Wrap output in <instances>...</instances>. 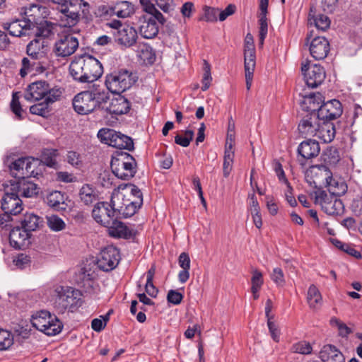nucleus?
<instances>
[{
  "instance_id": "32",
  "label": "nucleus",
  "mask_w": 362,
  "mask_h": 362,
  "mask_svg": "<svg viewBox=\"0 0 362 362\" xmlns=\"http://www.w3.org/2000/svg\"><path fill=\"white\" fill-rule=\"evenodd\" d=\"M323 102V96L320 93H313L305 96L303 101L308 105V110L311 112V114L318 113L319 108Z\"/></svg>"
},
{
  "instance_id": "15",
  "label": "nucleus",
  "mask_w": 362,
  "mask_h": 362,
  "mask_svg": "<svg viewBox=\"0 0 362 362\" xmlns=\"http://www.w3.org/2000/svg\"><path fill=\"white\" fill-rule=\"evenodd\" d=\"M119 261V250L113 246H109L101 250L97 264L101 270L109 272L116 267Z\"/></svg>"
},
{
  "instance_id": "26",
  "label": "nucleus",
  "mask_w": 362,
  "mask_h": 362,
  "mask_svg": "<svg viewBox=\"0 0 362 362\" xmlns=\"http://www.w3.org/2000/svg\"><path fill=\"white\" fill-rule=\"evenodd\" d=\"M323 362H345L344 355L333 345H325L320 352Z\"/></svg>"
},
{
  "instance_id": "43",
  "label": "nucleus",
  "mask_w": 362,
  "mask_h": 362,
  "mask_svg": "<svg viewBox=\"0 0 362 362\" xmlns=\"http://www.w3.org/2000/svg\"><path fill=\"white\" fill-rule=\"evenodd\" d=\"M13 334L3 329H0V351L8 350L13 344Z\"/></svg>"
},
{
  "instance_id": "63",
  "label": "nucleus",
  "mask_w": 362,
  "mask_h": 362,
  "mask_svg": "<svg viewBox=\"0 0 362 362\" xmlns=\"http://www.w3.org/2000/svg\"><path fill=\"white\" fill-rule=\"evenodd\" d=\"M156 5L167 13L174 9L173 0H156Z\"/></svg>"
},
{
  "instance_id": "7",
  "label": "nucleus",
  "mask_w": 362,
  "mask_h": 362,
  "mask_svg": "<svg viewBox=\"0 0 362 362\" xmlns=\"http://www.w3.org/2000/svg\"><path fill=\"white\" fill-rule=\"evenodd\" d=\"M110 167L113 174L119 179L129 180L136 173V162L134 157L126 152H117L112 156Z\"/></svg>"
},
{
  "instance_id": "21",
  "label": "nucleus",
  "mask_w": 362,
  "mask_h": 362,
  "mask_svg": "<svg viewBox=\"0 0 362 362\" xmlns=\"http://www.w3.org/2000/svg\"><path fill=\"white\" fill-rule=\"evenodd\" d=\"M320 120L316 113L303 117L298 124L299 133L304 137L315 136L319 130Z\"/></svg>"
},
{
  "instance_id": "64",
  "label": "nucleus",
  "mask_w": 362,
  "mask_h": 362,
  "mask_svg": "<svg viewBox=\"0 0 362 362\" xmlns=\"http://www.w3.org/2000/svg\"><path fill=\"white\" fill-rule=\"evenodd\" d=\"M235 6L233 4H229L223 11H221L218 8V16L219 21H223L227 18L228 16L233 14L235 11Z\"/></svg>"
},
{
  "instance_id": "4",
  "label": "nucleus",
  "mask_w": 362,
  "mask_h": 362,
  "mask_svg": "<svg viewBox=\"0 0 362 362\" xmlns=\"http://www.w3.org/2000/svg\"><path fill=\"white\" fill-rule=\"evenodd\" d=\"M62 91L54 86L51 87L45 81H37L28 86L24 98L28 101H37L45 98L48 103L59 100Z\"/></svg>"
},
{
  "instance_id": "52",
  "label": "nucleus",
  "mask_w": 362,
  "mask_h": 362,
  "mask_svg": "<svg viewBox=\"0 0 362 362\" xmlns=\"http://www.w3.org/2000/svg\"><path fill=\"white\" fill-rule=\"evenodd\" d=\"M145 11L150 16L148 17H153V18L160 24L164 25L165 23V18L163 15L155 7L154 5H148L145 8Z\"/></svg>"
},
{
  "instance_id": "46",
  "label": "nucleus",
  "mask_w": 362,
  "mask_h": 362,
  "mask_svg": "<svg viewBox=\"0 0 362 362\" xmlns=\"http://www.w3.org/2000/svg\"><path fill=\"white\" fill-rule=\"evenodd\" d=\"M333 243L337 247L339 248L340 250L346 252L351 256L354 257L356 258L361 257V252L356 250L351 245L344 243L338 240H334Z\"/></svg>"
},
{
  "instance_id": "8",
  "label": "nucleus",
  "mask_w": 362,
  "mask_h": 362,
  "mask_svg": "<svg viewBox=\"0 0 362 362\" xmlns=\"http://www.w3.org/2000/svg\"><path fill=\"white\" fill-rule=\"evenodd\" d=\"M40 13V8L36 5H33L25 11L27 18L4 23V28L8 31L11 35L14 37L29 35L27 31L34 30L36 25L35 16L36 13L39 15Z\"/></svg>"
},
{
  "instance_id": "40",
  "label": "nucleus",
  "mask_w": 362,
  "mask_h": 362,
  "mask_svg": "<svg viewBox=\"0 0 362 362\" xmlns=\"http://www.w3.org/2000/svg\"><path fill=\"white\" fill-rule=\"evenodd\" d=\"M118 133L112 129L103 128L98 131V137L102 143L112 146Z\"/></svg>"
},
{
  "instance_id": "56",
  "label": "nucleus",
  "mask_w": 362,
  "mask_h": 362,
  "mask_svg": "<svg viewBox=\"0 0 362 362\" xmlns=\"http://www.w3.org/2000/svg\"><path fill=\"white\" fill-rule=\"evenodd\" d=\"M204 14L200 19L204 20L207 22H215L217 21L218 8H215L209 6L204 8Z\"/></svg>"
},
{
  "instance_id": "50",
  "label": "nucleus",
  "mask_w": 362,
  "mask_h": 362,
  "mask_svg": "<svg viewBox=\"0 0 362 362\" xmlns=\"http://www.w3.org/2000/svg\"><path fill=\"white\" fill-rule=\"evenodd\" d=\"M11 110L18 119L23 118V110L19 102V97L17 93H13L12 100L10 104Z\"/></svg>"
},
{
  "instance_id": "9",
  "label": "nucleus",
  "mask_w": 362,
  "mask_h": 362,
  "mask_svg": "<svg viewBox=\"0 0 362 362\" xmlns=\"http://www.w3.org/2000/svg\"><path fill=\"white\" fill-rule=\"evenodd\" d=\"M31 324L36 329L48 336L59 334L63 328L62 322L47 310H40L33 315Z\"/></svg>"
},
{
  "instance_id": "17",
  "label": "nucleus",
  "mask_w": 362,
  "mask_h": 362,
  "mask_svg": "<svg viewBox=\"0 0 362 362\" xmlns=\"http://www.w3.org/2000/svg\"><path fill=\"white\" fill-rule=\"evenodd\" d=\"M297 152L300 158H298L300 165L304 166L305 161L317 157L320 152V144L313 139H308L302 141L298 146Z\"/></svg>"
},
{
  "instance_id": "36",
  "label": "nucleus",
  "mask_w": 362,
  "mask_h": 362,
  "mask_svg": "<svg viewBox=\"0 0 362 362\" xmlns=\"http://www.w3.org/2000/svg\"><path fill=\"white\" fill-rule=\"evenodd\" d=\"M25 179L30 177H35L38 175V167L40 165V160L32 157H25Z\"/></svg>"
},
{
  "instance_id": "27",
  "label": "nucleus",
  "mask_w": 362,
  "mask_h": 362,
  "mask_svg": "<svg viewBox=\"0 0 362 362\" xmlns=\"http://www.w3.org/2000/svg\"><path fill=\"white\" fill-rule=\"evenodd\" d=\"M44 223L43 218L34 214H25L21 220V227L30 233L40 229Z\"/></svg>"
},
{
  "instance_id": "10",
  "label": "nucleus",
  "mask_w": 362,
  "mask_h": 362,
  "mask_svg": "<svg viewBox=\"0 0 362 362\" xmlns=\"http://www.w3.org/2000/svg\"><path fill=\"white\" fill-rule=\"evenodd\" d=\"M82 0H69V3L62 4L58 7V21L62 27H73L76 25L80 19L77 4Z\"/></svg>"
},
{
  "instance_id": "49",
  "label": "nucleus",
  "mask_w": 362,
  "mask_h": 362,
  "mask_svg": "<svg viewBox=\"0 0 362 362\" xmlns=\"http://www.w3.org/2000/svg\"><path fill=\"white\" fill-rule=\"evenodd\" d=\"M57 150L50 149L47 150L46 153L43 154L42 161L48 167L56 168L57 166V162L56 156H57Z\"/></svg>"
},
{
  "instance_id": "18",
  "label": "nucleus",
  "mask_w": 362,
  "mask_h": 362,
  "mask_svg": "<svg viewBox=\"0 0 362 362\" xmlns=\"http://www.w3.org/2000/svg\"><path fill=\"white\" fill-rule=\"evenodd\" d=\"M320 119L322 121L332 120L341 116L342 106L339 100H331L322 103L316 113Z\"/></svg>"
},
{
  "instance_id": "59",
  "label": "nucleus",
  "mask_w": 362,
  "mask_h": 362,
  "mask_svg": "<svg viewBox=\"0 0 362 362\" xmlns=\"http://www.w3.org/2000/svg\"><path fill=\"white\" fill-rule=\"evenodd\" d=\"M267 326L272 338L273 339L274 341L278 342L279 341L280 337V330L278 326L274 321H272V319H268Z\"/></svg>"
},
{
  "instance_id": "61",
  "label": "nucleus",
  "mask_w": 362,
  "mask_h": 362,
  "mask_svg": "<svg viewBox=\"0 0 362 362\" xmlns=\"http://www.w3.org/2000/svg\"><path fill=\"white\" fill-rule=\"evenodd\" d=\"M182 294L175 290H170L167 295L168 302L174 305H179L182 302Z\"/></svg>"
},
{
  "instance_id": "25",
  "label": "nucleus",
  "mask_w": 362,
  "mask_h": 362,
  "mask_svg": "<svg viewBox=\"0 0 362 362\" xmlns=\"http://www.w3.org/2000/svg\"><path fill=\"white\" fill-rule=\"evenodd\" d=\"M30 237V233L22 227H14L9 233L11 245L16 249L25 246L26 240Z\"/></svg>"
},
{
  "instance_id": "62",
  "label": "nucleus",
  "mask_w": 362,
  "mask_h": 362,
  "mask_svg": "<svg viewBox=\"0 0 362 362\" xmlns=\"http://www.w3.org/2000/svg\"><path fill=\"white\" fill-rule=\"evenodd\" d=\"M274 170L280 182H282L289 186V182L286 177L285 173L283 170L282 165L279 161H275L274 163Z\"/></svg>"
},
{
  "instance_id": "23",
  "label": "nucleus",
  "mask_w": 362,
  "mask_h": 362,
  "mask_svg": "<svg viewBox=\"0 0 362 362\" xmlns=\"http://www.w3.org/2000/svg\"><path fill=\"white\" fill-rule=\"evenodd\" d=\"M107 227L110 236L113 238L129 239L134 236L135 232L132 228L127 227L124 223L112 220Z\"/></svg>"
},
{
  "instance_id": "42",
  "label": "nucleus",
  "mask_w": 362,
  "mask_h": 362,
  "mask_svg": "<svg viewBox=\"0 0 362 362\" xmlns=\"http://www.w3.org/2000/svg\"><path fill=\"white\" fill-rule=\"evenodd\" d=\"M245 71L254 72L256 64L255 49H244Z\"/></svg>"
},
{
  "instance_id": "48",
  "label": "nucleus",
  "mask_w": 362,
  "mask_h": 362,
  "mask_svg": "<svg viewBox=\"0 0 362 362\" xmlns=\"http://www.w3.org/2000/svg\"><path fill=\"white\" fill-rule=\"evenodd\" d=\"M194 134L192 130H185L184 132V136L180 134L175 136V142L182 147H187L193 139Z\"/></svg>"
},
{
  "instance_id": "19",
  "label": "nucleus",
  "mask_w": 362,
  "mask_h": 362,
  "mask_svg": "<svg viewBox=\"0 0 362 362\" xmlns=\"http://www.w3.org/2000/svg\"><path fill=\"white\" fill-rule=\"evenodd\" d=\"M113 35L115 42L125 47L134 45L138 38L137 31L129 25H124L119 31H115Z\"/></svg>"
},
{
  "instance_id": "2",
  "label": "nucleus",
  "mask_w": 362,
  "mask_h": 362,
  "mask_svg": "<svg viewBox=\"0 0 362 362\" xmlns=\"http://www.w3.org/2000/svg\"><path fill=\"white\" fill-rule=\"evenodd\" d=\"M70 74L80 83H93L103 73L102 64L94 57L85 54L76 57L69 65Z\"/></svg>"
},
{
  "instance_id": "30",
  "label": "nucleus",
  "mask_w": 362,
  "mask_h": 362,
  "mask_svg": "<svg viewBox=\"0 0 362 362\" xmlns=\"http://www.w3.org/2000/svg\"><path fill=\"white\" fill-rule=\"evenodd\" d=\"M45 64V62H35L29 58L24 57L22 59V67L20 69V74L22 77H24L28 73L33 71L42 73L47 69Z\"/></svg>"
},
{
  "instance_id": "60",
  "label": "nucleus",
  "mask_w": 362,
  "mask_h": 362,
  "mask_svg": "<svg viewBox=\"0 0 362 362\" xmlns=\"http://www.w3.org/2000/svg\"><path fill=\"white\" fill-rule=\"evenodd\" d=\"M233 158L230 154L223 156V174L226 178L229 176L233 169Z\"/></svg>"
},
{
  "instance_id": "37",
  "label": "nucleus",
  "mask_w": 362,
  "mask_h": 362,
  "mask_svg": "<svg viewBox=\"0 0 362 362\" xmlns=\"http://www.w3.org/2000/svg\"><path fill=\"white\" fill-rule=\"evenodd\" d=\"M112 146L119 149H126L129 151H133L134 148L132 139L122 134L120 132L117 134Z\"/></svg>"
},
{
  "instance_id": "24",
  "label": "nucleus",
  "mask_w": 362,
  "mask_h": 362,
  "mask_svg": "<svg viewBox=\"0 0 362 362\" xmlns=\"http://www.w3.org/2000/svg\"><path fill=\"white\" fill-rule=\"evenodd\" d=\"M139 32L141 35L146 39H152L158 33V26L153 17L144 15L139 18Z\"/></svg>"
},
{
  "instance_id": "54",
  "label": "nucleus",
  "mask_w": 362,
  "mask_h": 362,
  "mask_svg": "<svg viewBox=\"0 0 362 362\" xmlns=\"http://www.w3.org/2000/svg\"><path fill=\"white\" fill-rule=\"evenodd\" d=\"M95 15L100 18L112 16H114V6L100 5L95 9Z\"/></svg>"
},
{
  "instance_id": "16",
  "label": "nucleus",
  "mask_w": 362,
  "mask_h": 362,
  "mask_svg": "<svg viewBox=\"0 0 362 362\" xmlns=\"http://www.w3.org/2000/svg\"><path fill=\"white\" fill-rule=\"evenodd\" d=\"M115 215L116 211L112 206V199L110 203L98 202L92 211V216L94 220L105 227L110 225Z\"/></svg>"
},
{
  "instance_id": "33",
  "label": "nucleus",
  "mask_w": 362,
  "mask_h": 362,
  "mask_svg": "<svg viewBox=\"0 0 362 362\" xmlns=\"http://www.w3.org/2000/svg\"><path fill=\"white\" fill-rule=\"evenodd\" d=\"M53 29L54 24L52 23L47 21L38 23L36 21V25L33 30L37 37H42V40H45V38H48L54 35Z\"/></svg>"
},
{
  "instance_id": "34",
  "label": "nucleus",
  "mask_w": 362,
  "mask_h": 362,
  "mask_svg": "<svg viewBox=\"0 0 362 362\" xmlns=\"http://www.w3.org/2000/svg\"><path fill=\"white\" fill-rule=\"evenodd\" d=\"M134 11V6L127 1L118 2L114 6V15L122 18L129 17Z\"/></svg>"
},
{
  "instance_id": "55",
  "label": "nucleus",
  "mask_w": 362,
  "mask_h": 362,
  "mask_svg": "<svg viewBox=\"0 0 362 362\" xmlns=\"http://www.w3.org/2000/svg\"><path fill=\"white\" fill-rule=\"evenodd\" d=\"M46 42L42 39H34L27 45L26 51L45 52Z\"/></svg>"
},
{
  "instance_id": "51",
  "label": "nucleus",
  "mask_w": 362,
  "mask_h": 362,
  "mask_svg": "<svg viewBox=\"0 0 362 362\" xmlns=\"http://www.w3.org/2000/svg\"><path fill=\"white\" fill-rule=\"evenodd\" d=\"M49 103L45 100L43 103H37L30 107V112L33 115L46 117L49 113L48 105Z\"/></svg>"
},
{
  "instance_id": "6",
  "label": "nucleus",
  "mask_w": 362,
  "mask_h": 362,
  "mask_svg": "<svg viewBox=\"0 0 362 362\" xmlns=\"http://www.w3.org/2000/svg\"><path fill=\"white\" fill-rule=\"evenodd\" d=\"M55 293L54 306L59 313L63 314L67 310L74 312L81 305L80 291L72 287L58 286Z\"/></svg>"
},
{
  "instance_id": "28",
  "label": "nucleus",
  "mask_w": 362,
  "mask_h": 362,
  "mask_svg": "<svg viewBox=\"0 0 362 362\" xmlns=\"http://www.w3.org/2000/svg\"><path fill=\"white\" fill-rule=\"evenodd\" d=\"M47 205L56 211H64L67 204L65 203V195L59 191H53L46 197Z\"/></svg>"
},
{
  "instance_id": "20",
  "label": "nucleus",
  "mask_w": 362,
  "mask_h": 362,
  "mask_svg": "<svg viewBox=\"0 0 362 362\" xmlns=\"http://www.w3.org/2000/svg\"><path fill=\"white\" fill-rule=\"evenodd\" d=\"M118 96L111 100V102L107 105V101L102 105V110L111 115H123L126 114L130 110V103L127 98L117 94Z\"/></svg>"
},
{
  "instance_id": "11",
  "label": "nucleus",
  "mask_w": 362,
  "mask_h": 362,
  "mask_svg": "<svg viewBox=\"0 0 362 362\" xmlns=\"http://www.w3.org/2000/svg\"><path fill=\"white\" fill-rule=\"evenodd\" d=\"M141 205V200L125 199L122 194L112 197V206L115 210L116 215L121 218L132 216Z\"/></svg>"
},
{
  "instance_id": "45",
  "label": "nucleus",
  "mask_w": 362,
  "mask_h": 362,
  "mask_svg": "<svg viewBox=\"0 0 362 362\" xmlns=\"http://www.w3.org/2000/svg\"><path fill=\"white\" fill-rule=\"evenodd\" d=\"M291 351L303 355L310 354L313 351L310 344L305 341H300L292 345Z\"/></svg>"
},
{
  "instance_id": "41",
  "label": "nucleus",
  "mask_w": 362,
  "mask_h": 362,
  "mask_svg": "<svg viewBox=\"0 0 362 362\" xmlns=\"http://www.w3.org/2000/svg\"><path fill=\"white\" fill-rule=\"evenodd\" d=\"M322 158L326 164L334 166L340 160L339 152L335 147L328 148L323 153Z\"/></svg>"
},
{
  "instance_id": "14",
  "label": "nucleus",
  "mask_w": 362,
  "mask_h": 362,
  "mask_svg": "<svg viewBox=\"0 0 362 362\" xmlns=\"http://www.w3.org/2000/svg\"><path fill=\"white\" fill-rule=\"evenodd\" d=\"M316 199L320 202L322 210L329 215L338 216L344 212L343 202L335 196H329L325 192L322 191L316 196Z\"/></svg>"
},
{
  "instance_id": "5",
  "label": "nucleus",
  "mask_w": 362,
  "mask_h": 362,
  "mask_svg": "<svg viewBox=\"0 0 362 362\" xmlns=\"http://www.w3.org/2000/svg\"><path fill=\"white\" fill-rule=\"evenodd\" d=\"M138 77L133 71L127 69L115 70L105 77L107 88L112 93L121 94L129 89L137 81Z\"/></svg>"
},
{
  "instance_id": "3",
  "label": "nucleus",
  "mask_w": 362,
  "mask_h": 362,
  "mask_svg": "<svg viewBox=\"0 0 362 362\" xmlns=\"http://www.w3.org/2000/svg\"><path fill=\"white\" fill-rule=\"evenodd\" d=\"M109 97L104 91L95 88L92 90L82 91L73 99L74 110L80 115H88L96 109H102V105L108 101Z\"/></svg>"
},
{
  "instance_id": "44",
  "label": "nucleus",
  "mask_w": 362,
  "mask_h": 362,
  "mask_svg": "<svg viewBox=\"0 0 362 362\" xmlns=\"http://www.w3.org/2000/svg\"><path fill=\"white\" fill-rule=\"evenodd\" d=\"M47 223L49 228L53 231H61L66 227L65 222L57 215L47 216Z\"/></svg>"
},
{
  "instance_id": "29",
  "label": "nucleus",
  "mask_w": 362,
  "mask_h": 362,
  "mask_svg": "<svg viewBox=\"0 0 362 362\" xmlns=\"http://www.w3.org/2000/svg\"><path fill=\"white\" fill-rule=\"evenodd\" d=\"M25 157L18 158L13 161L10 165V171L12 176L15 178L9 182H20L21 180L29 181L25 179Z\"/></svg>"
},
{
  "instance_id": "35",
  "label": "nucleus",
  "mask_w": 362,
  "mask_h": 362,
  "mask_svg": "<svg viewBox=\"0 0 362 362\" xmlns=\"http://www.w3.org/2000/svg\"><path fill=\"white\" fill-rule=\"evenodd\" d=\"M312 12L313 10L310 9L308 18L310 24L313 23L317 29L323 31L329 28L330 20L327 16L324 14L315 16L314 14H312Z\"/></svg>"
},
{
  "instance_id": "39",
  "label": "nucleus",
  "mask_w": 362,
  "mask_h": 362,
  "mask_svg": "<svg viewBox=\"0 0 362 362\" xmlns=\"http://www.w3.org/2000/svg\"><path fill=\"white\" fill-rule=\"evenodd\" d=\"M322 296L318 288L312 284L308 291L307 300L311 308H316L322 303Z\"/></svg>"
},
{
  "instance_id": "13",
  "label": "nucleus",
  "mask_w": 362,
  "mask_h": 362,
  "mask_svg": "<svg viewBox=\"0 0 362 362\" xmlns=\"http://www.w3.org/2000/svg\"><path fill=\"white\" fill-rule=\"evenodd\" d=\"M301 71L308 86L316 88L325 80L326 74L324 68L318 64L310 65L308 61L302 63Z\"/></svg>"
},
{
  "instance_id": "58",
  "label": "nucleus",
  "mask_w": 362,
  "mask_h": 362,
  "mask_svg": "<svg viewBox=\"0 0 362 362\" xmlns=\"http://www.w3.org/2000/svg\"><path fill=\"white\" fill-rule=\"evenodd\" d=\"M263 276L262 272L258 271L257 269H255L252 271V276L251 279L252 287L254 288L255 290L260 289L263 284Z\"/></svg>"
},
{
  "instance_id": "22",
  "label": "nucleus",
  "mask_w": 362,
  "mask_h": 362,
  "mask_svg": "<svg viewBox=\"0 0 362 362\" xmlns=\"http://www.w3.org/2000/svg\"><path fill=\"white\" fill-rule=\"evenodd\" d=\"M309 50L315 59H323L329 52V42L324 37H315L310 42Z\"/></svg>"
},
{
  "instance_id": "38",
  "label": "nucleus",
  "mask_w": 362,
  "mask_h": 362,
  "mask_svg": "<svg viewBox=\"0 0 362 362\" xmlns=\"http://www.w3.org/2000/svg\"><path fill=\"white\" fill-rule=\"evenodd\" d=\"M79 197L82 202L86 205L91 204L96 201L97 194L95 189L89 185H84L80 189Z\"/></svg>"
},
{
  "instance_id": "1",
  "label": "nucleus",
  "mask_w": 362,
  "mask_h": 362,
  "mask_svg": "<svg viewBox=\"0 0 362 362\" xmlns=\"http://www.w3.org/2000/svg\"><path fill=\"white\" fill-rule=\"evenodd\" d=\"M4 195L1 199V209L5 213L13 215L20 214L23 210V197H33L39 192L37 185L30 181L9 182L4 185Z\"/></svg>"
},
{
  "instance_id": "12",
  "label": "nucleus",
  "mask_w": 362,
  "mask_h": 362,
  "mask_svg": "<svg viewBox=\"0 0 362 362\" xmlns=\"http://www.w3.org/2000/svg\"><path fill=\"white\" fill-rule=\"evenodd\" d=\"M78 45V38L73 34H64L55 42L52 51L58 57H66L76 51Z\"/></svg>"
},
{
  "instance_id": "57",
  "label": "nucleus",
  "mask_w": 362,
  "mask_h": 362,
  "mask_svg": "<svg viewBox=\"0 0 362 362\" xmlns=\"http://www.w3.org/2000/svg\"><path fill=\"white\" fill-rule=\"evenodd\" d=\"M271 279L277 286H283L285 284L284 272L279 267L273 269Z\"/></svg>"
},
{
  "instance_id": "53",
  "label": "nucleus",
  "mask_w": 362,
  "mask_h": 362,
  "mask_svg": "<svg viewBox=\"0 0 362 362\" xmlns=\"http://www.w3.org/2000/svg\"><path fill=\"white\" fill-rule=\"evenodd\" d=\"M66 160L75 168H79L82 165L80 153L74 151H69L66 153Z\"/></svg>"
},
{
  "instance_id": "31",
  "label": "nucleus",
  "mask_w": 362,
  "mask_h": 362,
  "mask_svg": "<svg viewBox=\"0 0 362 362\" xmlns=\"http://www.w3.org/2000/svg\"><path fill=\"white\" fill-rule=\"evenodd\" d=\"M335 128L332 123L323 121L322 124L319 125V130H317V136L320 139L325 143L331 142L335 136Z\"/></svg>"
},
{
  "instance_id": "47",
  "label": "nucleus",
  "mask_w": 362,
  "mask_h": 362,
  "mask_svg": "<svg viewBox=\"0 0 362 362\" xmlns=\"http://www.w3.org/2000/svg\"><path fill=\"white\" fill-rule=\"evenodd\" d=\"M259 45L262 46L268 33V23L267 16L259 15Z\"/></svg>"
}]
</instances>
